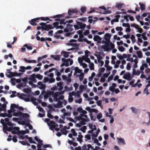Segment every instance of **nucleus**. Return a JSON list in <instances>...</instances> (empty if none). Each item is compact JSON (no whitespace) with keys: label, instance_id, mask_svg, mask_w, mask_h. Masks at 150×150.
<instances>
[{"label":"nucleus","instance_id":"nucleus-1","mask_svg":"<svg viewBox=\"0 0 150 150\" xmlns=\"http://www.w3.org/2000/svg\"><path fill=\"white\" fill-rule=\"evenodd\" d=\"M13 115L14 116L16 117L19 116L20 117L23 118V120L25 121L22 122L24 124L25 123V122H29V120L28 118L29 117V115L28 113H23L19 111L17 112H14Z\"/></svg>","mask_w":150,"mask_h":150},{"label":"nucleus","instance_id":"nucleus-2","mask_svg":"<svg viewBox=\"0 0 150 150\" xmlns=\"http://www.w3.org/2000/svg\"><path fill=\"white\" fill-rule=\"evenodd\" d=\"M95 9L97 10L96 12L103 14L110 13L111 11H110L107 10V9L104 6L100 7L98 8Z\"/></svg>","mask_w":150,"mask_h":150},{"label":"nucleus","instance_id":"nucleus-3","mask_svg":"<svg viewBox=\"0 0 150 150\" xmlns=\"http://www.w3.org/2000/svg\"><path fill=\"white\" fill-rule=\"evenodd\" d=\"M39 24L42 26V30L48 31L50 29L53 28L52 25H47L45 23H40Z\"/></svg>","mask_w":150,"mask_h":150},{"label":"nucleus","instance_id":"nucleus-4","mask_svg":"<svg viewBox=\"0 0 150 150\" xmlns=\"http://www.w3.org/2000/svg\"><path fill=\"white\" fill-rule=\"evenodd\" d=\"M133 77L132 76H131L129 72H127L125 73L123 76L124 79L129 81Z\"/></svg>","mask_w":150,"mask_h":150},{"label":"nucleus","instance_id":"nucleus-5","mask_svg":"<svg viewBox=\"0 0 150 150\" xmlns=\"http://www.w3.org/2000/svg\"><path fill=\"white\" fill-rule=\"evenodd\" d=\"M78 13V11L76 9H73L71 10H69L68 12L69 16L65 17L66 18H69L71 17L70 16L72 15L74 13Z\"/></svg>","mask_w":150,"mask_h":150},{"label":"nucleus","instance_id":"nucleus-6","mask_svg":"<svg viewBox=\"0 0 150 150\" xmlns=\"http://www.w3.org/2000/svg\"><path fill=\"white\" fill-rule=\"evenodd\" d=\"M111 35L109 33H105L104 36V39L107 43H109L110 42V39L111 38Z\"/></svg>","mask_w":150,"mask_h":150},{"label":"nucleus","instance_id":"nucleus-7","mask_svg":"<svg viewBox=\"0 0 150 150\" xmlns=\"http://www.w3.org/2000/svg\"><path fill=\"white\" fill-rule=\"evenodd\" d=\"M39 20H40V18H36L31 19L30 21H29V22L31 25L34 26L37 25V23H36V22Z\"/></svg>","mask_w":150,"mask_h":150},{"label":"nucleus","instance_id":"nucleus-8","mask_svg":"<svg viewBox=\"0 0 150 150\" xmlns=\"http://www.w3.org/2000/svg\"><path fill=\"white\" fill-rule=\"evenodd\" d=\"M93 39L94 41H97L98 43H100L101 42L102 38L98 35H95L94 36Z\"/></svg>","mask_w":150,"mask_h":150},{"label":"nucleus","instance_id":"nucleus-9","mask_svg":"<svg viewBox=\"0 0 150 150\" xmlns=\"http://www.w3.org/2000/svg\"><path fill=\"white\" fill-rule=\"evenodd\" d=\"M76 23L78 25H79L80 29L81 30H83L86 26V25L85 24H83L82 22L76 21Z\"/></svg>","mask_w":150,"mask_h":150},{"label":"nucleus","instance_id":"nucleus-10","mask_svg":"<svg viewBox=\"0 0 150 150\" xmlns=\"http://www.w3.org/2000/svg\"><path fill=\"white\" fill-rule=\"evenodd\" d=\"M38 85L39 88L41 89L44 90L46 87L45 84H43L41 81L38 82Z\"/></svg>","mask_w":150,"mask_h":150},{"label":"nucleus","instance_id":"nucleus-11","mask_svg":"<svg viewBox=\"0 0 150 150\" xmlns=\"http://www.w3.org/2000/svg\"><path fill=\"white\" fill-rule=\"evenodd\" d=\"M55 124V122L53 121H50V123H48V125L50 126V129L52 130H53L55 128V126L53 125V124Z\"/></svg>","mask_w":150,"mask_h":150},{"label":"nucleus","instance_id":"nucleus-12","mask_svg":"<svg viewBox=\"0 0 150 150\" xmlns=\"http://www.w3.org/2000/svg\"><path fill=\"white\" fill-rule=\"evenodd\" d=\"M55 20V21H59V23L61 25H62V24L65 25L67 23V22H65V19H64V18L62 19H60L59 18H57V19H56Z\"/></svg>","mask_w":150,"mask_h":150},{"label":"nucleus","instance_id":"nucleus-13","mask_svg":"<svg viewBox=\"0 0 150 150\" xmlns=\"http://www.w3.org/2000/svg\"><path fill=\"white\" fill-rule=\"evenodd\" d=\"M67 45H68L71 46L72 47H75V48H76V49L77 50H79V47H78L79 45L76 43H68Z\"/></svg>","mask_w":150,"mask_h":150},{"label":"nucleus","instance_id":"nucleus-14","mask_svg":"<svg viewBox=\"0 0 150 150\" xmlns=\"http://www.w3.org/2000/svg\"><path fill=\"white\" fill-rule=\"evenodd\" d=\"M19 129V127H13V130L11 131V132L13 134H16L18 131Z\"/></svg>","mask_w":150,"mask_h":150},{"label":"nucleus","instance_id":"nucleus-15","mask_svg":"<svg viewBox=\"0 0 150 150\" xmlns=\"http://www.w3.org/2000/svg\"><path fill=\"white\" fill-rule=\"evenodd\" d=\"M78 138H77V141L79 142L80 143H81L83 141L82 139L83 138V136L81 134V132L79 133V135L78 136Z\"/></svg>","mask_w":150,"mask_h":150},{"label":"nucleus","instance_id":"nucleus-16","mask_svg":"<svg viewBox=\"0 0 150 150\" xmlns=\"http://www.w3.org/2000/svg\"><path fill=\"white\" fill-rule=\"evenodd\" d=\"M118 142L119 144L122 143L123 144L125 145V144L124 139L122 138H117Z\"/></svg>","mask_w":150,"mask_h":150},{"label":"nucleus","instance_id":"nucleus-17","mask_svg":"<svg viewBox=\"0 0 150 150\" xmlns=\"http://www.w3.org/2000/svg\"><path fill=\"white\" fill-rule=\"evenodd\" d=\"M102 49H103L105 51H108L110 49L108 47V45H103L101 47Z\"/></svg>","mask_w":150,"mask_h":150},{"label":"nucleus","instance_id":"nucleus-18","mask_svg":"<svg viewBox=\"0 0 150 150\" xmlns=\"http://www.w3.org/2000/svg\"><path fill=\"white\" fill-rule=\"evenodd\" d=\"M75 72L74 73V75H76L77 73H80L82 71V70L79 69V68L78 67H76L75 68Z\"/></svg>","mask_w":150,"mask_h":150},{"label":"nucleus","instance_id":"nucleus-19","mask_svg":"<svg viewBox=\"0 0 150 150\" xmlns=\"http://www.w3.org/2000/svg\"><path fill=\"white\" fill-rule=\"evenodd\" d=\"M62 104V102L61 101L58 102L57 104L55 105V107L57 108H59L61 107Z\"/></svg>","mask_w":150,"mask_h":150},{"label":"nucleus","instance_id":"nucleus-20","mask_svg":"<svg viewBox=\"0 0 150 150\" xmlns=\"http://www.w3.org/2000/svg\"><path fill=\"white\" fill-rule=\"evenodd\" d=\"M139 5L140 6V8L142 11L145 10V6L144 4L141 3V2H139Z\"/></svg>","mask_w":150,"mask_h":150},{"label":"nucleus","instance_id":"nucleus-21","mask_svg":"<svg viewBox=\"0 0 150 150\" xmlns=\"http://www.w3.org/2000/svg\"><path fill=\"white\" fill-rule=\"evenodd\" d=\"M24 61H25L26 62L28 63H35L36 62V61L35 60H28L26 58H25L24 59Z\"/></svg>","mask_w":150,"mask_h":150},{"label":"nucleus","instance_id":"nucleus-22","mask_svg":"<svg viewBox=\"0 0 150 150\" xmlns=\"http://www.w3.org/2000/svg\"><path fill=\"white\" fill-rule=\"evenodd\" d=\"M40 18V19H41L42 21H46L49 20L51 21H52V20L50 19L48 17H41L40 18Z\"/></svg>","mask_w":150,"mask_h":150},{"label":"nucleus","instance_id":"nucleus-23","mask_svg":"<svg viewBox=\"0 0 150 150\" xmlns=\"http://www.w3.org/2000/svg\"><path fill=\"white\" fill-rule=\"evenodd\" d=\"M64 17V14H58L55 16H54L52 17H51V18H63Z\"/></svg>","mask_w":150,"mask_h":150},{"label":"nucleus","instance_id":"nucleus-24","mask_svg":"<svg viewBox=\"0 0 150 150\" xmlns=\"http://www.w3.org/2000/svg\"><path fill=\"white\" fill-rule=\"evenodd\" d=\"M51 111L50 110L48 111L47 113V116L50 119H53V116L51 114Z\"/></svg>","mask_w":150,"mask_h":150},{"label":"nucleus","instance_id":"nucleus-25","mask_svg":"<svg viewBox=\"0 0 150 150\" xmlns=\"http://www.w3.org/2000/svg\"><path fill=\"white\" fill-rule=\"evenodd\" d=\"M30 100L35 105H36L38 104V103L35 102L36 100V98H35L33 97H32L30 98Z\"/></svg>","mask_w":150,"mask_h":150},{"label":"nucleus","instance_id":"nucleus-26","mask_svg":"<svg viewBox=\"0 0 150 150\" xmlns=\"http://www.w3.org/2000/svg\"><path fill=\"white\" fill-rule=\"evenodd\" d=\"M8 113H7L6 117L9 118H11L12 117V115L11 114V111L10 110H9L8 111Z\"/></svg>","mask_w":150,"mask_h":150},{"label":"nucleus","instance_id":"nucleus-27","mask_svg":"<svg viewBox=\"0 0 150 150\" xmlns=\"http://www.w3.org/2000/svg\"><path fill=\"white\" fill-rule=\"evenodd\" d=\"M137 56L139 58H140L142 57V54L141 51H137Z\"/></svg>","mask_w":150,"mask_h":150},{"label":"nucleus","instance_id":"nucleus-28","mask_svg":"<svg viewBox=\"0 0 150 150\" xmlns=\"http://www.w3.org/2000/svg\"><path fill=\"white\" fill-rule=\"evenodd\" d=\"M35 77L36 75L35 74H33L30 76V79L31 81H34L35 80Z\"/></svg>","mask_w":150,"mask_h":150},{"label":"nucleus","instance_id":"nucleus-29","mask_svg":"<svg viewBox=\"0 0 150 150\" xmlns=\"http://www.w3.org/2000/svg\"><path fill=\"white\" fill-rule=\"evenodd\" d=\"M85 138L86 139L85 140V141H87L88 140H90L91 139V136L89 134H87L85 135Z\"/></svg>","mask_w":150,"mask_h":150},{"label":"nucleus","instance_id":"nucleus-30","mask_svg":"<svg viewBox=\"0 0 150 150\" xmlns=\"http://www.w3.org/2000/svg\"><path fill=\"white\" fill-rule=\"evenodd\" d=\"M87 121V120L85 118H83L81 120V121H80V122L82 125H84L86 124L85 122Z\"/></svg>","mask_w":150,"mask_h":150},{"label":"nucleus","instance_id":"nucleus-31","mask_svg":"<svg viewBox=\"0 0 150 150\" xmlns=\"http://www.w3.org/2000/svg\"><path fill=\"white\" fill-rule=\"evenodd\" d=\"M20 69L19 70L20 72H24L25 71V67L24 66H21L20 67Z\"/></svg>","mask_w":150,"mask_h":150},{"label":"nucleus","instance_id":"nucleus-32","mask_svg":"<svg viewBox=\"0 0 150 150\" xmlns=\"http://www.w3.org/2000/svg\"><path fill=\"white\" fill-rule=\"evenodd\" d=\"M69 52H67L65 51H63V53L64 55V57L65 58H67L69 56V55L68 54V53Z\"/></svg>","mask_w":150,"mask_h":150},{"label":"nucleus","instance_id":"nucleus-33","mask_svg":"<svg viewBox=\"0 0 150 150\" xmlns=\"http://www.w3.org/2000/svg\"><path fill=\"white\" fill-rule=\"evenodd\" d=\"M8 73L10 74L9 75H7V77L9 78H10L14 76V73L11 71H9L8 72Z\"/></svg>","mask_w":150,"mask_h":150},{"label":"nucleus","instance_id":"nucleus-34","mask_svg":"<svg viewBox=\"0 0 150 150\" xmlns=\"http://www.w3.org/2000/svg\"><path fill=\"white\" fill-rule=\"evenodd\" d=\"M71 60V59L70 58L68 59H67V61H65V62H64L65 64V66L67 67L69 65V62Z\"/></svg>","mask_w":150,"mask_h":150},{"label":"nucleus","instance_id":"nucleus-35","mask_svg":"<svg viewBox=\"0 0 150 150\" xmlns=\"http://www.w3.org/2000/svg\"><path fill=\"white\" fill-rule=\"evenodd\" d=\"M122 4L117 3L116 5V7H117L118 9H120L122 7Z\"/></svg>","mask_w":150,"mask_h":150},{"label":"nucleus","instance_id":"nucleus-36","mask_svg":"<svg viewBox=\"0 0 150 150\" xmlns=\"http://www.w3.org/2000/svg\"><path fill=\"white\" fill-rule=\"evenodd\" d=\"M119 19L118 18L114 19L111 21V22L112 25H113L115 22H118Z\"/></svg>","mask_w":150,"mask_h":150},{"label":"nucleus","instance_id":"nucleus-37","mask_svg":"<svg viewBox=\"0 0 150 150\" xmlns=\"http://www.w3.org/2000/svg\"><path fill=\"white\" fill-rule=\"evenodd\" d=\"M18 97L21 99H23L24 97H26V95L24 93H22L18 96Z\"/></svg>","mask_w":150,"mask_h":150},{"label":"nucleus","instance_id":"nucleus-38","mask_svg":"<svg viewBox=\"0 0 150 150\" xmlns=\"http://www.w3.org/2000/svg\"><path fill=\"white\" fill-rule=\"evenodd\" d=\"M36 77L39 80H41L43 78V76L38 74L36 75Z\"/></svg>","mask_w":150,"mask_h":150},{"label":"nucleus","instance_id":"nucleus-39","mask_svg":"<svg viewBox=\"0 0 150 150\" xmlns=\"http://www.w3.org/2000/svg\"><path fill=\"white\" fill-rule=\"evenodd\" d=\"M86 126H84L82 128L80 129V130L82 131L83 133H85L86 132Z\"/></svg>","mask_w":150,"mask_h":150},{"label":"nucleus","instance_id":"nucleus-40","mask_svg":"<svg viewBox=\"0 0 150 150\" xmlns=\"http://www.w3.org/2000/svg\"><path fill=\"white\" fill-rule=\"evenodd\" d=\"M78 20L83 21V22H86L87 21V18L86 17L80 18L78 19Z\"/></svg>","mask_w":150,"mask_h":150},{"label":"nucleus","instance_id":"nucleus-41","mask_svg":"<svg viewBox=\"0 0 150 150\" xmlns=\"http://www.w3.org/2000/svg\"><path fill=\"white\" fill-rule=\"evenodd\" d=\"M23 92L25 93H29L31 91V89L29 88H25L23 89Z\"/></svg>","mask_w":150,"mask_h":150},{"label":"nucleus","instance_id":"nucleus-42","mask_svg":"<svg viewBox=\"0 0 150 150\" xmlns=\"http://www.w3.org/2000/svg\"><path fill=\"white\" fill-rule=\"evenodd\" d=\"M24 46L26 47V48L28 50H31L32 49L33 47L32 46H29L27 44H25L24 45Z\"/></svg>","mask_w":150,"mask_h":150},{"label":"nucleus","instance_id":"nucleus-43","mask_svg":"<svg viewBox=\"0 0 150 150\" xmlns=\"http://www.w3.org/2000/svg\"><path fill=\"white\" fill-rule=\"evenodd\" d=\"M5 127L6 128V130L8 132L12 131L13 130V127H8L7 125H5Z\"/></svg>","mask_w":150,"mask_h":150},{"label":"nucleus","instance_id":"nucleus-44","mask_svg":"<svg viewBox=\"0 0 150 150\" xmlns=\"http://www.w3.org/2000/svg\"><path fill=\"white\" fill-rule=\"evenodd\" d=\"M28 139L30 143H33L34 144H35L36 143L33 140V138L32 137H29Z\"/></svg>","mask_w":150,"mask_h":150},{"label":"nucleus","instance_id":"nucleus-45","mask_svg":"<svg viewBox=\"0 0 150 150\" xmlns=\"http://www.w3.org/2000/svg\"><path fill=\"white\" fill-rule=\"evenodd\" d=\"M81 10L82 13H84L86 11V8L85 7L82 6L81 8Z\"/></svg>","mask_w":150,"mask_h":150},{"label":"nucleus","instance_id":"nucleus-46","mask_svg":"<svg viewBox=\"0 0 150 150\" xmlns=\"http://www.w3.org/2000/svg\"><path fill=\"white\" fill-rule=\"evenodd\" d=\"M60 131L62 134L65 135H66L68 132V131L67 130H63V129H61Z\"/></svg>","mask_w":150,"mask_h":150},{"label":"nucleus","instance_id":"nucleus-47","mask_svg":"<svg viewBox=\"0 0 150 150\" xmlns=\"http://www.w3.org/2000/svg\"><path fill=\"white\" fill-rule=\"evenodd\" d=\"M89 67L90 69L91 70H93L94 69V64L93 63H91L90 64Z\"/></svg>","mask_w":150,"mask_h":150},{"label":"nucleus","instance_id":"nucleus-48","mask_svg":"<svg viewBox=\"0 0 150 150\" xmlns=\"http://www.w3.org/2000/svg\"><path fill=\"white\" fill-rule=\"evenodd\" d=\"M4 120L3 119H1L0 120L1 123L2 124L3 127H4V126H5L7 125V124L6 122H4Z\"/></svg>","mask_w":150,"mask_h":150},{"label":"nucleus","instance_id":"nucleus-49","mask_svg":"<svg viewBox=\"0 0 150 150\" xmlns=\"http://www.w3.org/2000/svg\"><path fill=\"white\" fill-rule=\"evenodd\" d=\"M131 39L132 40V43H134L135 42V37L134 35H132L131 37Z\"/></svg>","mask_w":150,"mask_h":150},{"label":"nucleus","instance_id":"nucleus-50","mask_svg":"<svg viewBox=\"0 0 150 150\" xmlns=\"http://www.w3.org/2000/svg\"><path fill=\"white\" fill-rule=\"evenodd\" d=\"M84 75V74L83 73H81L79 77L80 81H82L83 80V78Z\"/></svg>","mask_w":150,"mask_h":150},{"label":"nucleus","instance_id":"nucleus-51","mask_svg":"<svg viewBox=\"0 0 150 150\" xmlns=\"http://www.w3.org/2000/svg\"><path fill=\"white\" fill-rule=\"evenodd\" d=\"M125 49V48L122 46H120L118 48V50L121 52H123L124 51Z\"/></svg>","mask_w":150,"mask_h":150},{"label":"nucleus","instance_id":"nucleus-52","mask_svg":"<svg viewBox=\"0 0 150 150\" xmlns=\"http://www.w3.org/2000/svg\"><path fill=\"white\" fill-rule=\"evenodd\" d=\"M131 26L132 27H134L136 29L138 28V27H139V26L138 25L135 23L131 24Z\"/></svg>","mask_w":150,"mask_h":150},{"label":"nucleus","instance_id":"nucleus-53","mask_svg":"<svg viewBox=\"0 0 150 150\" xmlns=\"http://www.w3.org/2000/svg\"><path fill=\"white\" fill-rule=\"evenodd\" d=\"M18 107V105H16L15 104H11V105L10 108H14Z\"/></svg>","mask_w":150,"mask_h":150},{"label":"nucleus","instance_id":"nucleus-54","mask_svg":"<svg viewBox=\"0 0 150 150\" xmlns=\"http://www.w3.org/2000/svg\"><path fill=\"white\" fill-rule=\"evenodd\" d=\"M59 24V23L58 22H56L54 23L53 24L54 26L53 27V28L55 27L56 28H57V27L58 26Z\"/></svg>","mask_w":150,"mask_h":150},{"label":"nucleus","instance_id":"nucleus-55","mask_svg":"<svg viewBox=\"0 0 150 150\" xmlns=\"http://www.w3.org/2000/svg\"><path fill=\"white\" fill-rule=\"evenodd\" d=\"M82 117V116H81V115H80V116L76 117L75 118L77 120H81L83 118Z\"/></svg>","mask_w":150,"mask_h":150},{"label":"nucleus","instance_id":"nucleus-56","mask_svg":"<svg viewBox=\"0 0 150 150\" xmlns=\"http://www.w3.org/2000/svg\"><path fill=\"white\" fill-rule=\"evenodd\" d=\"M12 140L14 142H16L17 141L16 136L14 135L13 136Z\"/></svg>","mask_w":150,"mask_h":150},{"label":"nucleus","instance_id":"nucleus-57","mask_svg":"<svg viewBox=\"0 0 150 150\" xmlns=\"http://www.w3.org/2000/svg\"><path fill=\"white\" fill-rule=\"evenodd\" d=\"M90 117L91 120L93 121H95L96 120V117L93 116L92 115V113H90Z\"/></svg>","mask_w":150,"mask_h":150},{"label":"nucleus","instance_id":"nucleus-58","mask_svg":"<svg viewBox=\"0 0 150 150\" xmlns=\"http://www.w3.org/2000/svg\"><path fill=\"white\" fill-rule=\"evenodd\" d=\"M92 16H89L88 17V18H89L88 22L90 23H91L93 21V20L92 19Z\"/></svg>","mask_w":150,"mask_h":150},{"label":"nucleus","instance_id":"nucleus-59","mask_svg":"<svg viewBox=\"0 0 150 150\" xmlns=\"http://www.w3.org/2000/svg\"><path fill=\"white\" fill-rule=\"evenodd\" d=\"M102 115L101 113H99L97 115V118L98 119H100L102 117Z\"/></svg>","mask_w":150,"mask_h":150},{"label":"nucleus","instance_id":"nucleus-60","mask_svg":"<svg viewBox=\"0 0 150 150\" xmlns=\"http://www.w3.org/2000/svg\"><path fill=\"white\" fill-rule=\"evenodd\" d=\"M82 101V98H80L79 100L76 99L75 100V102L76 103H78L79 104H80L81 103Z\"/></svg>","mask_w":150,"mask_h":150},{"label":"nucleus","instance_id":"nucleus-61","mask_svg":"<svg viewBox=\"0 0 150 150\" xmlns=\"http://www.w3.org/2000/svg\"><path fill=\"white\" fill-rule=\"evenodd\" d=\"M115 29L117 31H120L123 30V29L121 27H117Z\"/></svg>","mask_w":150,"mask_h":150},{"label":"nucleus","instance_id":"nucleus-62","mask_svg":"<svg viewBox=\"0 0 150 150\" xmlns=\"http://www.w3.org/2000/svg\"><path fill=\"white\" fill-rule=\"evenodd\" d=\"M27 97H28V96H26V97H24L23 100L26 102H28L30 101V99L28 98H27Z\"/></svg>","mask_w":150,"mask_h":150},{"label":"nucleus","instance_id":"nucleus-63","mask_svg":"<svg viewBox=\"0 0 150 150\" xmlns=\"http://www.w3.org/2000/svg\"><path fill=\"white\" fill-rule=\"evenodd\" d=\"M1 108L3 109L4 110V111H6V104H4L3 105H1Z\"/></svg>","mask_w":150,"mask_h":150},{"label":"nucleus","instance_id":"nucleus-64","mask_svg":"<svg viewBox=\"0 0 150 150\" xmlns=\"http://www.w3.org/2000/svg\"><path fill=\"white\" fill-rule=\"evenodd\" d=\"M54 59L56 60L59 61L60 59V57L59 55H56L55 57L54 58Z\"/></svg>","mask_w":150,"mask_h":150}]
</instances>
